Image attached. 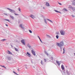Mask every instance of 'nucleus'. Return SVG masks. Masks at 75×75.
<instances>
[{
    "label": "nucleus",
    "instance_id": "obj_1",
    "mask_svg": "<svg viewBox=\"0 0 75 75\" xmlns=\"http://www.w3.org/2000/svg\"><path fill=\"white\" fill-rule=\"evenodd\" d=\"M57 45L59 47H62V46H63L64 45V42H60L59 43H57Z\"/></svg>",
    "mask_w": 75,
    "mask_h": 75
},
{
    "label": "nucleus",
    "instance_id": "obj_2",
    "mask_svg": "<svg viewBox=\"0 0 75 75\" xmlns=\"http://www.w3.org/2000/svg\"><path fill=\"white\" fill-rule=\"evenodd\" d=\"M60 34H61V35H65V32L63 30H61L60 31Z\"/></svg>",
    "mask_w": 75,
    "mask_h": 75
},
{
    "label": "nucleus",
    "instance_id": "obj_3",
    "mask_svg": "<svg viewBox=\"0 0 75 75\" xmlns=\"http://www.w3.org/2000/svg\"><path fill=\"white\" fill-rule=\"evenodd\" d=\"M8 10H9V11L11 12V13H15V11H14V10H12L11 9L9 8H7Z\"/></svg>",
    "mask_w": 75,
    "mask_h": 75
},
{
    "label": "nucleus",
    "instance_id": "obj_4",
    "mask_svg": "<svg viewBox=\"0 0 75 75\" xmlns=\"http://www.w3.org/2000/svg\"><path fill=\"white\" fill-rule=\"evenodd\" d=\"M24 42H25L24 40V39L22 40H21V42H22V43L23 44V45H25V44Z\"/></svg>",
    "mask_w": 75,
    "mask_h": 75
},
{
    "label": "nucleus",
    "instance_id": "obj_5",
    "mask_svg": "<svg viewBox=\"0 0 75 75\" xmlns=\"http://www.w3.org/2000/svg\"><path fill=\"white\" fill-rule=\"evenodd\" d=\"M31 51L33 55L35 56V52H34L33 50H32Z\"/></svg>",
    "mask_w": 75,
    "mask_h": 75
},
{
    "label": "nucleus",
    "instance_id": "obj_6",
    "mask_svg": "<svg viewBox=\"0 0 75 75\" xmlns=\"http://www.w3.org/2000/svg\"><path fill=\"white\" fill-rule=\"evenodd\" d=\"M30 17H31L32 18H35V16H34V15L32 14H31Z\"/></svg>",
    "mask_w": 75,
    "mask_h": 75
},
{
    "label": "nucleus",
    "instance_id": "obj_7",
    "mask_svg": "<svg viewBox=\"0 0 75 75\" xmlns=\"http://www.w3.org/2000/svg\"><path fill=\"white\" fill-rule=\"evenodd\" d=\"M27 54H26V55H28V57H30V56L31 55L30 54V53L28 52H27Z\"/></svg>",
    "mask_w": 75,
    "mask_h": 75
},
{
    "label": "nucleus",
    "instance_id": "obj_8",
    "mask_svg": "<svg viewBox=\"0 0 75 75\" xmlns=\"http://www.w3.org/2000/svg\"><path fill=\"white\" fill-rule=\"evenodd\" d=\"M56 63H57V64H58V65H59H59H60V63H59V62L58 61L56 60Z\"/></svg>",
    "mask_w": 75,
    "mask_h": 75
},
{
    "label": "nucleus",
    "instance_id": "obj_9",
    "mask_svg": "<svg viewBox=\"0 0 75 75\" xmlns=\"http://www.w3.org/2000/svg\"><path fill=\"white\" fill-rule=\"evenodd\" d=\"M61 68L62 70H64V66L63 65H62Z\"/></svg>",
    "mask_w": 75,
    "mask_h": 75
},
{
    "label": "nucleus",
    "instance_id": "obj_10",
    "mask_svg": "<svg viewBox=\"0 0 75 75\" xmlns=\"http://www.w3.org/2000/svg\"><path fill=\"white\" fill-rule=\"evenodd\" d=\"M8 54H11V55H12V53L11 52L9 51V50H8Z\"/></svg>",
    "mask_w": 75,
    "mask_h": 75
},
{
    "label": "nucleus",
    "instance_id": "obj_11",
    "mask_svg": "<svg viewBox=\"0 0 75 75\" xmlns=\"http://www.w3.org/2000/svg\"><path fill=\"white\" fill-rule=\"evenodd\" d=\"M46 5L48 7L50 6V4H49V3H48V2H46Z\"/></svg>",
    "mask_w": 75,
    "mask_h": 75
},
{
    "label": "nucleus",
    "instance_id": "obj_12",
    "mask_svg": "<svg viewBox=\"0 0 75 75\" xmlns=\"http://www.w3.org/2000/svg\"><path fill=\"white\" fill-rule=\"evenodd\" d=\"M10 17H11V18H12L13 20L14 18V16L11 15H10Z\"/></svg>",
    "mask_w": 75,
    "mask_h": 75
},
{
    "label": "nucleus",
    "instance_id": "obj_13",
    "mask_svg": "<svg viewBox=\"0 0 75 75\" xmlns=\"http://www.w3.org/2000/svg\"><path fill=\"white\" fill-rule=\"evenodd\" d=\"M63 11H67V10L65 8H64L63 10Z\"/></svg>",
    "mask_w": 75,
    "mask_h": 75
},
{
    "label": "nucleus",
    "instance_id": "obj_14",
    "mask_svg": "<svg viewBox=\"0 0 75 75\" xmlns=\"http://www.w3.org/2000/svg\"><path fill=\"white\" fill-rule=\"evenodd\" d=\"M20 27H21V28H23V29H24V27H23L22 26V24H21L20 25Z\"/></svg>",
    "mask_w": 75,
    "mask_h": 75
},
{
    "label": "nucleus",
    "instance_id": "obj_15",
    "mask_svg": "<svg viewBox=\"0 0 75 75\" xmlns=\"http://www.w3.org/2000/svg\"><path fill=\"white\" fill-rule=\"evenodd\" d=\"M45 54H46V55H47V56H48V54L46 51H45Z\"/></svg>",
    "mask_w": 75,
    "mask_h": 75
},
{
    "label": "nucleus",
    "instance_id": "obj_16",
    "mask_svg": "<svg viewBox=\"0 0 75 75\" xmlns=\"http://www.w3.org/2000/svg\"><path fill=\"white\" fill-rule=\"evenodd\" d=\"M54 11H55L56 12V13H61V12L57 10H54Z\"/></svg>",
    "mask_w": 75,
    "mask_h": 75
},
{
    "label": "nucleus",
    "instance_id": "obj_17",
    "mask_svg": "<svg viewBox=\"0 0 75 75\" xmlns=\"http://www.w3.org/2000/svg\"><path fill=\"white\" fill-rule=\"evenodd\" d=\"M63 50V54H64L65 53V48L64 47V48Z\"/></svg>",
    "mask_w": 75,
    "mask_h": 75
},
{
    "label": "nucleus",
    "instance_id": "obj_18",
    "mask_svg": "<svg viewBox=\"0 0 75 75\" xmlns=\"http://www.w3.org/2000/svg\"><path fill=\"white\" fill-rule=\"evenodd\" d=\"M47 20L48 21H50V22H51V23H52V22L51 20H50V19H47Z\"/></svg>",
    "mask_w": 75,
    "mask_h": 75
},
{
    "label": "nucleus",
    "instance_id": "obj_19",
    "mask_svg": "<svg viewBox=\"0 0 75 75\" xmlns=\"http://www.w3.org/2000/svg\"><path fill=\"white\" fill-rule=\"evenodd\" d=\"M38 37L40 40V41H41V42L42 43V41H41V39H40V37L39 36H38Z\"/></svg>",
    "mask_w": 75,
    "mask_h": 75
},
{
    "label": "nucleus",
    "instance_id": "obj_20",
    "mask_svg": "<svg viewBox=\"0 0 75 75\" xmlns=\"http://www.w3.org/2000/svg\"><path fill=\"white\" fill-rule=\"evenodd\" d=\"M6 39H2L1 40V41H6Z\"/></svg>",
    "mask_w": 75,
    "mask_h": 75
},
{
    "label": "nucleus",
    "instance_id": "obj_21",
    "mask_svg": "<svg viewBox=\"0 0 75 75\" xmlns=\"http://www.w3.org/2000/svg\"><path fill=\"white\" fill-rule=\"evenodd\" d=\"M50 59L52 60H53V59H54V58H53V57H50Z\"/></svg>",
    "mask_w": 75,
    "mask_h": 75
},
{
    "label": "nucleus",
    "instance_id": "obj_22",
    "mask_svg": "<svg viewBox=\"0 0 75 75\" xmlns=\"http://www.w3.org/2000/svg\"><path fill=\"white\" fill-rule=\"evenodd\" d=\"M1 67H3L4 68H5L6 69V67L4 66H2V65H0Z\"/></svg>",
    "mask_w": 75,
    "mask_h": 75
},
{
    "label": "nucleus",
    "instance_id": "obj_23",
    "mask_svg": "<svg viewBox=\"0 0 75 75\" xmlns=\"http://www.w3.org/2000/svg\"><path fill=\"white\" fill-rule=\"evenodd\" d=\"M41 63L42 65H43L44 64V62H42V61H41Z\"/></svg>",
    "mask_w": 75,
    "mask_h": 75
},
{
    "label": "nucleus",
    "instance_id": "obj_24",
    "mask_svg": "<svg viewBox=\"0 0 75 75\" xmlns=\"http://www.w3.org/2000/svg\"><path fill=\"white\" fill-rule=\"evenodd\" d=\"M15 51H18V49L16 48L15 47Z\"/></svg>",
    "mask_w": 75,
    "mask_h": 75
},
{
    "label": "nucleus",
    "instance_id": "obj_25",
    "mask_svg": "<svg viewBox=\"0 0 75 75\" xmlns=\"http://www.w3.org/2000/svg\"><path fill=\"white\" fill-rule=\"evenodd\" d=\"M13 72L14 74H16V75H18V74H17L16 73V72L14 71H13Z\"/></svg>",
    "mask_w": 75,
    "mask_h": 75
},
{
    "label": "nucleus",
    "instance_id": "obj_26",
    "mask_svg": "<svg viewBox=\"0 0 75 75\" xmlns=\"http://www.w3.org/2000/svg\"><path fill=\"white\" fill-rule=\"evenodd\" d=\"M29 31L30 33H32V31H31V30H29Z\"/></svg>",
    "mask_w": 75,
    "mask_h": 75
},
{
    "label": "nucleus",
    "instance_id": "obj_27",
    "mask_svg": "<svg viewBox=\"0 0 75 75\" xmlns=\"http://www.w3.org/2000/svg\"><path fill=\"white\" fill-rule=\"evenodd\" d=\"M6 21H8V22H10V21H9V20L8 19H6Z\"/></svg>",
    "mask_w": 75,
    "mask_h": 75
},
{
    "label": "nucleus",
    "instance_id": "obj_28",
    "mask_svg": "<svg viewBox=\"0 0 75 75\" xmlns=\"http://www.w3.org/2000/svg\"><path fill=\"white\" fill-rule=\"evenodd\" d=\"M72 3L74 5H75V2H73Z\"/></svg>",
    "mask_w": 75,
    "mask_h": 75
},
{
    "label": "nucleus",
    "instance_id": "obj_29",
    "mask_svg": "<svg viewBox=\"0 0 75 75\" xmlns=\"http://www.w3.org/2000/svg\"><path fill=\"white\" fill-rule=\"evenodd\" d=\"M56 37L57 39H58V35L56 36Z\"/></svg>",
    "mask_w": 75,
    "mask_h": 75
},
{
    "label": "nucleus",
    "instance_id": "obj_30",
    "mask_svg": "<svg viewBox=\"0 0 75 75\" xmlns=\"http://www.w3.org/2000/svg\"><path fill=\"white\" fill-rule=\"evenodd\" d=\"M44 21H45V22L47 24V21H46V19H44Z\"/></svg>",
    "mask_w": 75,
    "mask_h": 75
},
{
    "label": "nucleus",
    "instance_id": "obj_31",
    "mask_svg": "<svg viewBox=\"0 0 75 75\" xmlns=\"http://www.w3.org/2000/svg\"><path fill=\"white\" fill-rule=\"evenodd\" d=\"M18 10H19V11H21V9H20V8H18Z\"/></svg>",
    "mask_w": 75,
    "mask_h": 75
},
{
    "label": "nucleus",
    "instance_id": "obj_32",
    "mask_svg": "<svg viewBox=\"0 0 75 75\" xmlns=\"http://www.w3.org/2000/svg\"><path fill=\"white\" fill-rule=\"evenodd\" d=\"M28 46L30 48L31 47V46L29 45H28Z\"/></svg>",
    "mask_w": 75,
    "mask_h": 75
},
{
    "label": "nucleus",
    "instance_id": "obj_33",
    "mask_svg": "<svg viewBox=\"0 0 75 75\" xmlns=\"http://www.w3.org/2000/svg\"><path fill=\"white\" fill-rule=\"evenodd\" d=\"M44 61L45 62H46V59H44Z\"/></svg>",
    "mask_w": 75,
    "mask_h": 75
},
{
    "label": "nucleus",
    "instance_id": "obj_34",
    "mask_svg": "<svg viewBox=\"0 0 75 75\" xmlns=\"http://www.w3.org/2000/svg\"><path fill=\"white\" fill-rule=\"evenodd\" d=\"M14 14H15V15H16V16H18V14H17L16 13H15Z\"/></svg>",
    "mask_w": 75,
    "mask_h": 75
},
{
    "label": "nucleus",
    "instance_id": "obj_35",
    "mask_svg": "<svg viewBox=\"0 0 75 75\" xmlns=\"http://www.w3.org/2000/svg\"><path fill=\"white\" fill-rule=\"evenodd\" d=\"M56 34H59V32H57V33H56Z\"/></svg>",
    "mask_w": 75,
    "mask_h": 75
},
{
    "label": "nucleus",
    "instance_id": "obj_36",
    "mask_svg": "<svg viewBox=\"0 0 75 75\" xmlns=\"http://www.w3.org/2000/svg\"><path fill=\"white\" fill-rule=\"evenodd\" d=\"M6 27H8V25L7 24H6Z\"/></svg>",
    "mask_w": 75,
    "mask_h": 75
},
{
    "label": "nucleus",
    "instance_id": "obj_37",
    "mask_svg": "<svg viewBox=\"0 0 75 75\" xmlns=\"http://www.w3.org/2000/svg\"><path fill=\"white\" fill-rule=\"evenodd\" d=\"M59 4L60 5H62L61 4V3H59Z\"/></svg>",
    "mask_w": 75,
    "mask_h": 75
},
{
    "label": "nucleus",
    "instance_id": "obj_38",
    "mask_svg": "<svg viewBox=\"0 0 75 75\" xmlns=\"http://www.w3.org/2000/svg\"><path fill=\"white\" fill-rule=\"evenodd\" d=\"M72 16L73 17H75V16H73V15H72Z\"/></svg>",
    "mask_w": 75,
    "mask_h": 75
},
{
    "label": "nucleus",
    "instance_id": "obj_39",
    "mask_svg": "<svg viewBox=\"0 0 75 75\" xmlns=\"http://www.w3.org/2000/svg\"><path fill=\"white\" fill-rule=\"evenodd\" d=\"M71 8H73V7H72V6L71 7Z\"/></svg>",
    "mask_w": 75,
    "mask_h": 75
},
{
    "label": "nucleus",
    "instance_id": "obj_40",
    "mask_svg": "<svg viewBox=\"0 0 75 75\" xmlns=\"http://www.w3.org/2000/svg\"><path fill=\"white\" fill-rule=\"evenodd\" d=\"M43 8L44 9H45V8L44 7H43Z\"/></svg>",
    "mask_w": 75,
    "mask_h": 75
},
{
    "label": "nucleus",
    "instance_id": "obj_41",
    "mask_svg": "<svg viewBox=\"0 0 75 75\" xmlns=\"http://www.w3.org/2000/svg\"><path fill=\"white\" fill-rule=\"evenodd\" d=\"M61 50H62V48L61 47H60Z\"/></svg>",
    "mask_w": 75,
    "mask_h": 75
},
{
    "label": "nucleus",
    "instance_id": "obj_42",
    "mask_svg": "<svg viewBox=\"0 0 75 75\" xmlns=\"http://www.w3.org/2000/svg\"><path fill=\"white\" fill-rule=\"evenodd\" d=\"M18 71H19V69H18Z\"/></svg>",
    "mask_w": 75,
    "mask_h": 75
},
{
    "label": "nucleus",
    "instance_id": "obj_43",
    "mask_svg": "<svg viewBox=\"0 0 75 75\" xmlns=\"http://www.w3.org/2000/svg\"><path fill=\"white\" fill-rule=\"evenodd\" d=\"M73 1H75V0H73Z\"/></svg>",
    "mask_w": 75,
    "mask_h": 75
},
{
    "label": "nucleus",
    "instance_id": "obj_44",
    "mask_svg": "<svg viewBox=\"0 0 75 75\" xmlns=\"http://www.w3.org/2000/svg\"><path fill=\"white\" fill-rule=\"evenodd\" d=\"M11 47H13V46H12V45H11Z\"/></svg>",
    "mask_w": 75,
    "mask_h": 75
},
{
    "label": "nucleus",
    "instance_id": "obj_45",
    "mask_svg": "<svg viewBox=\"0 0 75 75\" xmlns=\"http://www.w3.org/2000/svg\"><path fill=\"white\" fill-rule=\"evenodd\" d=\"M34 68H35V67H34Z\"/></svg>",
    "mask_w": 75,
    "mask_h": 75
}]
</instances>
